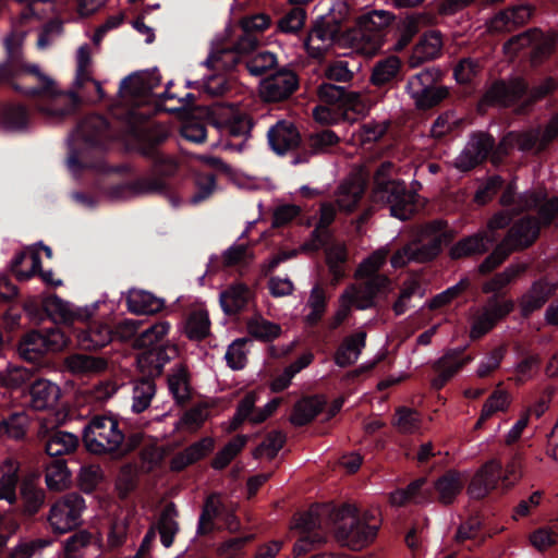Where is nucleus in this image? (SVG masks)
<instances>
[{"label": "nucleus", "instance_id": "obj_35", "mask_svg": "<svg viewBox=\"0 0 558 558\" xmlns=\"http://www.w3.org/2000/svg\"><path fill=\"white\" fill-rule=\"evenodd\" d=\"M214 448V440L209 437L203 438L191 446H189L182 452L175 454L170 462V466L174 471H180L185 466L198 461L209 453Z\"/></svg>", "mask_w": 558, "mask_h": 558}, {"label": "nucleus", "instance_id": "obj_54", "mask_svg": "<svg viewBox=\"0 0 558 558\" xmlns=\"http://www.w3.org/2000/svg\"><path fill=\"white\" fill-rule=\"evenodd\" d=\"M320 409L322 403L318 399H302L294 405L290 421L293 425L303 426L311 422L319 413Z\"/></svg>", "mask_w": 558, "mask_h": 558}, {"label": "nucleus", "instance_id": "obj_38", "mask_svg": "<svg viewBox=\"0 0 558 558\" xmlns=\"http://www.w3.org/2000/svg\"><path fill=\"white\" fill-rule=\"evenodd\" d=\"M77 342L84 350H96L107 345L112 340V331L105 324H94L76 336Z\"/></svg>", "mask_w": 558, "mask_h": 558}, {"label": "nucleus", "instance_id": "obj_15", "mask_svg": "<svg viewBox=\"0 0 558 558\" xmlns=\"http://www.w3.org/2000/svg\"><path fill=\"white\" fill-rule=\"evenodd\" d=\"M494 138L485 133L470 137L463 150L454 160L456 168L468 171L483 161L494 147Z\"/></svg>", "mask_w": 558, "mask_h": 558}, {"label": "nucleus", "instance_id": "obj_10", "mask_svg": "<svg viewBox=\"0 0 558 558\" xmlns=\"http://www.w3.org/2000/svg\"><path fill=\"white\" fill-rule=\"evenodd\" d=\"M514 308L511 300L490 298L483 306L474 310L471 318L470 337L477 339L487 333L494 326Z\"/></svg>", "mask_w": 558, "mask_h": 558}, {"label": "nucleus", "instance_id": "obj_12", "mask_svg": "<svg viewBox=\"0 0 558 558\" xmlns=\"http://www.w3.org/2000/svg\"><path fill=\"white\" fill-rule=\"evenodd\" d=\"M433 72L425 70L409 78L405 89L417 107L429 108L446 98L448 89L434 86Z\"/></svg>", "mask_w": 558, "mask_h": 558}, {"label": "nucleus", "instance_id": "obj_32", "mask_svg": "<svg viewBox=\"0 0 558 558\" xmlns=\"http://www.w3.org/2000/svg\"><path fill=\"white\" fill-rule=\"evenodd\" d=\"M362 179L355 177L344 180L337 189L336 203L340 210L352 211L364 194Z\"/></svg>", "mask_w": 558, "mask_h": 558}, {"label": "nucleus", "instance_id": "obj_48", "mask_svg": "<svg viewBox=\"0 0 558 558\" xmlns=\"http://www.w3.org/2000/svg\"><path fill=\"white\" fill-rule=\"evenodd\" d=\"M338 302L344 303L350 310L355 307L356 310L364 311L374 307L364 283L348 286L339 295Z\"/></svg>", "mask_w": 558, "mask_h": 558}, {"label": "nucleus", "instance_id": "obj_56", "mask_svg": "<svg viewBox=\"0 0 558 558\" xmlns=\"http://www.w3.org/2000/svg\"><path fill=\"white\" fill-rule=\"evenodd\" d=\"M336 209L332 204L325 203L320 207V217L317 225V228L313 231V241L312 243L304 244L301 248L302 251H315L318 250L324 240L320 238V233L325 231V229L335 220Z\"/></svg>", "mask_w": 558, "mask_h": 558}, {"label": "nucleus", "instance_id": "obj_33", "mask_svg": "<svg viewBox=\"0 0 558 558\" xmlns=\"http://www.w3.org/2000/svg\"><path fill=\"white\" fill-rule=\"evenodd\" d=\"M182 331L190 340H202L210 333V319L207 310L197 307L190 311L182 323Z\"/></svg>", "mask_w": 558, "mask_h": 558}, {"label": "nucleus", "instance_id": "obj_43", "mask_svg": "<svg viewBox=\"0 0 558 558\" xmlns=\"http://www.w3.org/2000/svg\"><path fill=\"white\" fill-rule=\"evenodd\" d=\"M45 481L50 490L61 492L71 484V473L64 460H56L47 465Z\"/></svg>", "mask_w": 558, "mask_h": 558}, {"label": "nucleus", "instance_id": "obj_44", "mask_svg": "<svg viewBox=\"0 0 558 558\" xmlns=\"http://www.w3.org/2000/svg\"><path fill=\"white\" fill-rule=\"evenodd\" d=\"M221 510L222 504L219 496H209L199 515L196 533L198 535H206L213 532L215 530V519L220 515Z\"/></svg>", "mask_w": 558, "mask_h": 558}, {"label": "nucleus", "instance_id": "obj_2", "mask_svg": "<svg viewBox=\"0 0 558 558\" xmlns=\"http://www.w3.org/2000/svg\"><path fill=\"white\" fill-rule=\"evenodd\" d=\"M29 71L37 76L39 87L24 90V94L38 97V111L51 123L59 122L74 113L78 105V97L74 92H60L54 82L39 71L38 65H32Z\"/></svg>", "mask_w": 558, "mask_h": 558}, {"label": "nucleus", "instance_id": "obj_39", "mask_svg": "<svg viewBox=\"0 0 558 558\" xmlns=\"http://www.w3.org/2000/svg\"><path fill=\"white\" fill-rule=\"evenodd\" d=\"M126 305L135 314H153L161 310L163 302L150 292L132 289L128 293Z\"/></svg>", "mask_w": 558, "mask_h": 558}, {"label": "nucleus", "instance_id": "obj_20", "mask_svg": "<svg viewBox=\"0 0 558 558\" xmlns=\"http://www.w3.org/2000/svg\"><path fill=\"white\" fill-rule=\"evenodd\" d=\"M501 464L496 460H490L485 463L473 476L468 494L471 498L480 499L485 497L490 490H493L500 476Z\"/></svg>", "mask_w": 558, "mask_h": 558}, {"label": "nucleus", "instance_id": "obj_27", "mask_svg": "<svg viewBox=\"0 0 558 558\" xmlns=\"http://www.w3.org/2000/svg\"><path fill=\"white\" fill-rule=\"evenodd\" d=\"M539 233V223L534 218H522L508 231L505 239H510L508 246L512 251L531 245Z\"/></svg>", "mask_w": 558, "mask_h": 558}, {"label": "nucleus", "instance_id": "obj_40", "mask_svg": "<svg viewBox=\"0 0 558 558\" xmlns=\"http://www.w3.org/2000/svg\"><path fill=\"white\" fill-rule=\"evenodd\" d=\"M554 289L555 288L547 282H535L529 292L521 298L520 306L522 314L526 316L542 307L554 292Z\"/></svg>", "mask_w": 558, "mask_h": 558}, {"label": "nucleus", "instance_id": "obj_53", "mask_svg": "<svg viewBox=\"0 0 558 558\" xmlns=\"http://www.w3.org/2000/svg\"><path fill=\"white\" fill-rule=\"evenodd\" d=\"M168 387L178 403H183L190 398V385L184 367L178 366L168 376Z\"/></svg>", "mask_w": 558, "mask_h": 558}, {"label": "nucleus", "instance_id": "obj_63", "mask_svg": "<svg viewBox=\"0 0 558 558\" xmlns=\"http://www.w3.org/2000/svg\"><path fill=\"white\" fill-rule=\"evenodd\" d=\"M208 416L209 412L206 405L194 407L183 414L175 424V428L194 432L203 425Z\"/></svg>", "mask_w": 558, "mask_h": 558}, {"label": "nucleus", "instance_id": "obj_36", "mask_svg": "<svg viewBox=\"0 0 558 558\" xmlns=\"http://www.w3.org/2000/svg\"><path fill=\"white\" fill-rule=\"evenodd\" d=\"M251 299V292L246 286L235 283L222 291L219 301L226 314H234L246 306Z\"/></svg>", "mask_w": 558, "mask_h": 558}, {"label": "nucleus", "instance_id": "obj_55", "mask_svg": "<svg viewBox=\"0 0 558 558\" xmlns=\"http://www.w3.org/2000/svg\"><path fill=\"white\" fill-rule=\"evenodd\" d=\"M306 16L304 7H293L278 21L277 28L284 34H296L304 27Z\"/></svg>", "mask_w": 558, "mask_h": 558}, {"label": "nucleus", "instance_id": "obj_19", "mask_svg": "<svg viewBox=\"0 0 558 558\" xmlns=\"http://www.w3.org/2000/svg\"><path fill=\"white\" fill-rule=\"evenodd\" d=\"M533 45V60L539 57L546 56L553 48V41L545 39L543 34L537 29H531L513 36L504 45V51L506 54L512 57L520 49Z\"/></svg>", "mask_w": 558, "mask_h": 558}, {"label": "nucleus", "instance_id": "obj_13", "mask_svg": "<svg viewBox=\"0 0 558 558\" xmlns=\"http://www.w3.org/2000/svg\"><path fill=\"white\" fill-rule=\"evenodd\" d=\"M170 324L161 320L144 330L134 339V347L138 349H148L137 357V365L143 372H151L158 365H151L155 352L153 348L158 344L169 332Z\"/></svg>", "mask_w": 558, "mask_h": 558}, {"label": "nucleus", "instance_id": "obj_34", "mask_svg": "<svg viewBox=\"0 0 558 558\" xmlns=\"http://www.w3.org/2000/svg\"><path fill=\"white\" fill-rule=\"evenodd\" d=\"M25 35V31L15 29L4 38V47L7 51V61L4 63L9 64V69L11 68L13 71L17 68L19 76L23 73L33 74L29 71V68L33 64L28 65L22 62V47Z\"/></svg>", "mask_w": 558, "mask_h": 558}, {"label": "nucleus", "instance_id": "obj_11", "mask_svg": "<svg viewBox=\"0 0 558 558\" xmlns=\"http://www.w3.org/2000/svg\"><path fill=\"white\" fill-rule=\"evenodd\" d=\"M539 197L534 193H524L522 195H517L512 185H509L507 190L504 192L500 203L504 206V210L495 214L487 222V230L489 235H495V231L499 229L506 228L512 216L509 211L513 214L534 208L538 204Z\"/></svg>", "mask_w": 558, "mask_h": 558}, {"label": "nucleus", "instance_id": "obj_52", "mask_svg": "<svg viewBox=\"0 0 558 558\" xmlns=\"http://www.w3.org/2000/svg\"><path fill=\"white\" fill-rule=\"evenodd\" d=\"M19 353L31 362L47 353L44 333L38 331L28 332L19 344Z\"/></svg>", "mask_w": 558, "mask_h": 558}, {"label": "nucleus", "instance_id": "obj_16", "mask_svg": "<svg viewBox=\"0 0 558 558\" xmlns=\"http://www.w3.org/2000/svg\"><path fill=\"white\" fill-rule=\"evenodd\" d=\"M298 87L295 73L289 70L279 71L265 78L259 86V94L266 101H280L289 97Z\"/></svg>", "mask_w": 558, "mask_h": 558}, {"label": "nucleus", "instance_id": "obj_8", "mask_svg": "<svg viewBox=\"0 0 558 558\" xmlns=\"http://www.w3.org/2000/svg\"><path fill=\"white\" fill-rule=\"evenodd\" d=\"M85 501L77 494H69L59 499L50 509L48 521L51 529L59 534H64L81 522Z\"/></svg>", "mask_w": 558, "mask_h": 558}, {"label": "nucleus", "instance_id": "obj_31", "mask_svg": "<svg viewBox=\"0 0 558 558\" xmlns=\"http://www.w3.org/2000/svg\"><path fill=\"white\" fill-rule=\"evenodd\" d=\"M366 343V332L356 331L343 339L335 354V363L340 367L354 364Z\"/></svg>", "mask_w": 558, "mask_h": 558}, {"label": "nucleus", "instance_id": "obj_25", "mask_svg": "<svg viewBox=\"0 0 558 558\" xmlns=\"http://www.w3.org/2000/svg\"><path fill=\"white\" fill-rule=\"evenodd\" d=\"M60 398V388L48 379H38L29 387V405L41 411L53 408Z\"/></svg>", "mask_w": 558, "mask_h": 558}, {"label": "nucleus", "instance_id": "obj_3", "mask_svg": "<svg viewBox=\"0 0 558 558\" xmlns=\"http://www.w3.org/2000/svg\"><path fill=\"white\" fill-rule=\"evenodd\" d=\"M83 441L86 449L95 454L122 457L131 450L124 445V434L119 423L108 416L93 417L84 428Z\"/></svg>", "mask_w": 558, "mask_h": 558}, {"label": "nucleus", "instance_id": "obj_26", "mask_svg": "<svg viewBox=\"0 0 558 558\" xmlns=\"http://www.w3.org/2000/svg\"><path fill=\"white\" fill-rule=\"evenodd\" d=\"M495 240V235H489L488 232L480 231L457 242L451 247L450 255L452 258H461L484 254Z\"/></svg>", "mask_w": 558, "mask_h": 558}, {"label": "nucleus", "instance_id": "obj_50", "mask_svg": "<svg viewBox=\"0 0 558 558\" xmlns=\"http://www.w3.org/2000/svg\"><path fill=\"white\" fill-rule=\"evenodd\" d=\"M92 51L90 47L85 44L78 47L76 52V74L74 78V86L77 89H83L87 86V82L92 81Z\"/></svg>", "mask_w": 558, "mask_h": 558}, {"label": "nucleus", "instance_id": "obj_49", "mask_svg": "<svg viewBox=\"0 0 558 558\" xmlns=\"http://www.w3.org/2000/svg\"><path fill=\"white\" fill-rule=\"evenodd\" d=\"M372 106L373 101L366 93L344 89L340 108L343 110L347 119H351L348 116L349 111L357 116H364L369 111Z\"/></svg>", "mask_w": 558, "mask_h": 558}, {"label": "nucleus", "instance_id": "obj_61", "mask_svg": "<svg viewBox=\"0 0 558 558\" xmlns=\"http://www.w3.org/2000/svg\"><path fill=\"white\" fill-rule=\"evenodd\" d=\"M246 436H236L230 440L215 457L213 460V468L221 470L227 466L230 461L243 449L246 444Z\"/></svg>", "mask_w": 558, "mask_h": 558}, {"label": "nucleus", "instance_id": "obj_47", "mask_svg": "<svg viewBox=\"0 0 558 558\" xmlns=\"http://www.w3.org/2000/svg\"><path fill=\"white\" fill-rule=\"evenodd\" d=\"M400 68L401 62L396 56L380 60L373 68L371 82L375 86H383L391 82L398 75Z\"/></svg>", "mask_w": 558, "mask_h": 558}, {"label": "nucleus", "instance_id": "obj_28", "mask_svg": "<svg viewBox=\"0 0 558 558\" xmlns=\"http://www.w3.org/2000/svg\"><path fill=\"white\" fill-rule=\"evenodd\" d=\"M444 41L440 32L429 31L423 35L418 44L415 46L410 65L417 66L420 63L436 59L440 56Z\"/></svg>", "mask_w": 558, "mask_h": 558}, {"label": "nucleus", "instance_id": "obj_7", "mask_svg": "<svg viewBox=\"0 0 558 558\" xmlns=\"http://www.w3.org/2000/svg\"><path fill=\"white\" fill-rule=\"evenodd\" d=\"M337 9L339 13L348 10L344 2L337 3ZM340 23L341 21L336 16V7L316 22L305 40V47L310 56L318 58L333 44L340 32Z\"/></svg>", "mask_w": 558, "mask_h": 558}, {"label": "nucleus", "instance_id": "obj_4", "mask_svg": "<svg viewBox=\"0 0 558 558\" xmlns=\"http://www.w3.org/2000/svg\"><path fill=\"white\" fill-rule=\"evenodd\" d=\"M446 241V232L442 221L436 220L421 228L417 240L409 243L398 252L391 259L395 268L403 267L410 262H426L434 258Z\"/></svg>", "mask_w": 558, "mask_h": 558}, {"label": "nucleus", "instance_id": "obj_22", "mask_svg": "<svg viewBox=\"0 0 558 558\" xmlns=\"http://www.w3.org/2000/svg\"><path fill=\"white\" fill-rule=\"evenodd\" d=\"M301 137L295 125L287 121H278L268 131V142L270 147L279 155L295 148L300 144Z\"/></svg>", "mask_w": 558, "mask_h": 558}, {"label": "nucleus", "instance_id": "obj_18", "mask_svg": "<svg viewBox=\"0 0 558 558\" xmlns=\"http://www.w3.org/2000/svg\"><path fill=\"white\" fill-rule=\"evenodd\" d=\"M47 314L57 323L70 324L75 319H87L98 307V302L84 308H74L69 302L57 295L48 296L44 302Z\"/></svg>", "mask_w": 558, "mask_h": 558}, {"label": "nucleus", "instance_id": "obj_17", "mask_svg": "<svg viewBox=\"0 0 558 558\" xmlns=\"http://www.w3.org/2000/svg\"><path fill=\"white\" fill-rule=\"evenodd\" d=\"M258 45L259 39L255 34L242 32V35L239 36L234 43L232 51L221 50L217 53H213L205 60L204 64L217 71L228 69L236 62V58L233 56V52L248 53L255 50Z\"/></svg>", "mask_w": 558, "mask_h": 558}, {"label": "nucleus", "instance_id": "obj_30", "mask_svg": "<svg viewBox=\"0 0 558 558\" xmlns=\"http://www.w3.org/2000/svg\"><path fill=\"white\" fill-rule=\"evenodd\" d=\"M44 446L50 457L70 454L78 446V437L64 430H53L43 435Z\"/></svg>", "mask_w": 558, "mask_h": 558}, {"label": "nucleus", "instance_id": "obj_1", "mask_svg": "<svg viewBox=\"0 0 558 558\" xmlns=\"http://www.w3.org/2000/svg\"><path fill=\"white\" fill-rule=\"evenodd\" d=\"M335 518L339 521L335 529L337 541L353 550L368 545L375 538L380 523L376 510H365L356 515L351 506L342 507L335 513Z\"/></svg>", "mask_w": 558, "mask_h": 558}, {"label": "nucleus", "instance_id": "obj_29", "mask_svg": "<svg viewBox=\"0 0 558 558\" xmlns=\"http://www.w3.org/2000/svg\"><path fill=\"white\" fill-rule=\"evenodd\" d=\"M19 470L20 464L13 458H5L0 462V500H5L10 505L17 499Z\"/></svg>", "mask_w": 558, "mask_h": 558}, {"label": "nucleus", "instance_id": "obj_9", "mask_svg": "<svg viewBox=\"0 0 558 558\" xmlns=\"http://www.w3.org/2000/svg\"><path fill=\"white\" fill-rule=\"evenodd\" d=\"M374 199L386 205L390 215L400 219H408L415 209L414 194L407 190L403 182H392L374 189Z\"/></svg>", "mask_w": 558, "mask_h": 558}, {"label": "nucleus", "instance_id": "obj_51", "mask_svg": "<svg viewBox=\"0 0 558 558\" xmlns=\"http://www.w3.org/2000/svg\"><path fill=\"white\" fill-rule=\"evenodd\" d=\"M525 269L526 265L523 263H513L509 265L504 271L497 274L489 281L485 282L483 286V291L485 293H496L502 290L522 272H524Z\"/></svg>", "mask_w": 558, "mask_h": 558}, {"label": "nucleus", "instance_id": "obj_59", "mask_svg": "<svg viewBox=\"0 0 558 558\" xmlns=\"http://www.w3.org/2000/svg\"><path fill=\"white\" fill-rule=\"evenodd\" d=\"M175 517L177 511L172 506H168L160 515L158 529L160 541L165 547H170L172 545L174 535L179 530Z\"/></svg>", "mask_w": 558, "mask_h": 558}, {"label": "nucleus", "instance_id": "obj_45", "mask_svg": "<svg viewBox=\"0 0 558 558\" xmlns=\"http://www.w3.org/2000/svg\"><path fill=\"white\" fill-rule=\"evenodd\" d=\"M156 393L154 380L143 378L133 383L132 410L136 413L145 411Z\"/></svg>", "mask_w": 558, "mask_h": 558}, {"label": "nucleus", "instance_id": "obj_6", "mask_svg": "<svg viewBox=\"0 0 558 558\" xmlns=\"http://www.w3.org/2000/svg\"><path fill=\"white\" fill-rule=\"evenodd\" d=\"M558 133V119H553L544 131L529 130L522 132H510L500 142L493 155V161H498L502 155L509 154L512 149L521 151H538L551 141Z\"/></svg>", "mask_w": 558, "mask_h": 558}, {"label": "nucleus", "instance_id": "obj_41", "mask_svg": "<svg viewBox=\"0 0 558 558\" xmlns=\"http://www.w3.org/2000/svg\"><path fill=\"white\" fill-rule=\"evenodd\" d=\"M246 328L253 338L262 341H271L281 333L280 325L264 318L259 314H254L248 318Z\"/></svg>", "mask_w": 558, "mask_h": 558}, {"label": "nucleus", "instance_id": "obj_58", "mask_svg": "<svg viewBox=\"0 0 558 558\" xmlns=\"http://www.w3.org/2000/svg\"><path fill=\"white\" fill-rule=\"evenodd\" d=\"M327 307V296L324 289L319 286H314L310 292L307 301V308L310 312L306 314L305 319L308 324H316L324 315Z\"/></svg>", "mask_w": 558, "mask_h": 558}, {"label": "nucleus", "instance_id": "obj_5", "mask_svg": "<svg viewBox=\"0 0 558 558\" xmlns=\"http://www.w3.org/2000/svg\"><path fill=\"white\" fill-rule=\"evenodd\" d=\"M393 15L386 10H371L360 15L350 33L353 45L365 53H374L380 46V32L387 27Z\"/></svg>", "mask_w": 558, "mask_h": 558}, {"label": "nucleus", "instance_id": "obj_21", "mask_svg": "<svg viewBox=\"0 0 558 558\" xmlns=\"http://www.w3.org/2000/svg\"><path fill=\"white\" fill-rule=\"evenodd\" d=\"M533 9L529 4H520L497 13L490 19L488 29L493 33L511 32L525 24L532 16Z\"/></svg>", "mask_w": 558, "mask_h": 558}, {"label": "nucleus", "instance_id": "obj_24", "mask_svg": "<svg viewBox=\"0 0 558 558\" xmlns=\"http://www.w3.org/2000/svg\"><path fill=\"white\" fill-rule=\"evenodd\" d=\"M160 84L157 71H142L133 73L120 83V93L130 96H141L153 92Z\"/></svg>", "mask_w": 558, "mask_h": 558}, {"label": "nucleus", "instance_id": "obj_64", "mask_svg": "<svg viewBox=\"0 0 558 558\" xmlns=\"http://www.w3.org/2000/svg\"><path fill=\"white\" fill-rule=\"evenodd\" d=\"M327 512L325 508H312L295 519L293 529L299 530L301 534H314L315 530L322 526V514Z\"/></svg>", "mask_w": 558, "mask_h": 558}, {"label": "nucleus", "instance_id": "obj_23", "mask_svg": "<svg viewBox=\"0 0 558 558\" xmlns=\"http://www.w3.org/2000/svg\"><path fill=\"white\" fill-rule=\"evenodd\" d=\"M63 365L65 371L74 376H92L106 371L108 360L102 356L74 353L64 359Z\"/></svg>", "mask_w": 558, "mask_h": 558}, {"label": "nucleus", "instance_id": "obj_62", "mask_svg": "<svg viewBox=\"0 0 558 558\" xmlns=\"http://www.w3.org/2000/svg\"><path fill=\"white\" fill-rule=\"evenodd\" d=\"M246 339H236L231 344H229L225 354V360L230 368L239 371L246 365Z\"/></svg>", "mask_w": 558, "mask_h": 558}, {"label": "nucleus", "instance_id": "obj_42", "mask_svg": "<svg viewBox=\"0 0 558 558\" xmlns=\"http://www.w3.org/2000/svg\"><path fill=\"white\" fill-rule=\"evenodd\" d=\"M163 190V183L158 180H140L131 185H121L113 187L109 196L112 199L126 198L134 194L160 193Z\"/></svg>", "mask_w": 558, "mask_h": 558}, {"label": "nucleus", "instance_id": "obj_46", "mask_svg": "<svg viewBox=\"0 0 558 558\" xmlns=\"http://www.w3.org/2000/svg\"><path fill=\"white\" fill-rule=\"evenodd\" d=\"M388 254L389 247L387 245L373 252L360 263L354 272V278L362 280L364 278L378 276L377 271L385 265Z\"/></svg>", "mask_w": 558, "mask_h": 558}, {"label": "nucleus", "instance_id": "obj_57", "mask_svg": "<svg viewBox=\"0 0 558 558\" xmlns=\"http://www.w3.org/2000/svg\"><path fill=\"white\" fill-rule=\"evenodd\" d=\"M327 264L332 275V283L337 284L344 276L342 265L347 262L348 251L344 244H335L327 250Z\"/></svg>", "mask_w": 558, "mask_h": 558}, {"label": "nucleus", "instance_id": "obj_37", "mask_svg": "<svg viewBox=\"0 0 558 558\" xmlns=\"http://www.w3.org/2000/svg\"><path fill=\"white\" fill-rule=\"evenodd\" d=\"M464 481L459 472L452 470L448 471L434 484L439 502L444 505L453 502L456 497L461 493Z\"/></svg>", "mask_w": 558, "mask_h": 558}, {"label": "nucleus", "instance_id": "obj_60", "mask_svg": "<svg viewBox=\"0 0 558 558\" xmlns=\"http://www.w3.org/2000/svg\"><path fill=\"white\" fill-rule=\"evenodd\" d=\"M363 280L373 306L376 305L377 300L387 298L393 290L391 280L385 275L364 278Z\"/></svg>", "mask_w": 558, "mask_h": 558}, {"label": "nucleus", "instance_id": "obj_14", "mask_svg": "<svg viewBox=\"0 0 558 558\" xmlns=\"http://www.w3.org/2000/svg\"><path fill=\"white\" fill-rule=\"evenodd\" d=\"M526 84L522 77L495 82L485 93L483 104L508 107L525 95Z\"/></svg>", "mask_w": 558, "mask_h": 558}]
</instances>
